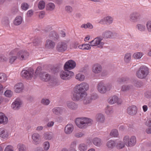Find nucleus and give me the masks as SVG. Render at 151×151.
Wrapping results in <instances>:
<instances>
[{"mask_svg": "<svg viewBox=\"0 0 151 151\" xmlns=\"http://www.w3.org/2000/svg\"><path fill=\"white\" fill-rule=\"evenodd\" d=\"M78 149L81 151H85L87 149V146L86 144L82 143L79 145Z\"/></svg>", "mask_w": 151, "mask_h": 151, "instance_id": "37", "label": "nucleus"}, {"mask_svg": "<svg viewBox=\"0 0 151 151\" xmlns=\"http://www.w3.org/2000/svg\"><path fill=\"white\" fill-rule=\"evenodd\" d=\"M22 22V19L20 16H18L16 17L13 21L14 24L18 26Z\"/></svg>", "mask_w": 151, "mask_h": 151, "instance_id": "28", "label": "nucleus"}, {"mask_svg": "<svg viewBox=\"0 0 151 151\" xmlns=\"http://www.w3.org/2000/svg\"><path fill=\"white\" fill-rule=\"evenodd\" d=\"M102 40L101 37H97L90 42L89 43L91 46H98V47L102 48L104 44V43L101 42Z\"/></svg>", "mask_w": 151, "mask_h": 151, "instance_id": "10", "label": "nucleus"}, {"mask_svg": "<svg viewBox=\"0 0 151 151\" xmlns=\"http://www.w3.org/2000/svg\"><path fill=\"white\" fill-rule=\"evenodd\" d=\"M45 3L43 1H40L38 4V7L40 9H43L45 7Z\"/></svg>", "mask_w": 151, "mask_h": 151, "instance_id": "47", "label": "nucleus"}, {"mask_svg": "<svg viewBox=\"0 0 151 151\" xmlns=\"http://www.w3.org/2000/svg\"><path fill=\"white\" fill-rule=\"evenodd\" d=\"M65 10L68 13H71L73 11L72 8L69 6H66L65 7Z\"/></svg>", "mask_w": 151, "mask_h": 151, "instance_id": "58", "label": "nucleus"}, {"mask_svg": "<svg viewBox=\"0 0 151 151\" xmlns=\"http://www.w3.org/2000/svg\"><path fill=\"white\" fill-rule=\"evenodd\" d=\"M92 141L93 143L98 147L100 146L102 144L101 139L98 138L96 137L93 138Z\"/></svg>", "mask_w": 151, "mask_h": 151, "instance_id": "30", "label": "nucleus"}, {"mask_svg": "<svg viewBox=\"0 0 151 151\" xmlns=\"http://www.w3.org/2000/svg\"><path fill=\"white\" fill-rule=\"evenodd\" d=\"M90 44H83L82 45H81L78 46V47L79 49L83 50H89L91 49Z\"/></svg>", "mask_w": 151, "mask_h": 151, "instance_id": "27", "label": "nucleus"}, {"mask_svg": "<svg viewBox=\"0 0 151 151\" xmlns=\"http://www.w3.org/2000/svg\"><path fill=\"white\" fill-rule=\"evenodd\" d=\"M143 55V53L140 52H137L134 54L132 57L135 59H140Z\"/></svg>", "mask_w": 151, "mask_h": 151, "instance_id": "34", "label": "nucleus"}, {"mask_svg": "<svg viewBox=\"0 0 151 151\" xmlns=\"http://www.w3.org/2000/svg\"><path fill=\"white\" fill-rule=\"evenodd\" d=\"M77 142L76 141H74L72 142L70 144V147L73 150L75 151V149L76 147Z\"/></svg>", "mask_w": 151, "mask_h": 151, "instance_id": "53", "label": "nucleus"}, {"mask_svg": "<svg viewBox=\"0 0 151 151\" xmlns=\"http://www.w3.org/2000/svg\"><path fill=\"white\" fill-rule=\"evenodd\" d=\"M55 43L54 42L51 40H49L48 41V49H53L55 47Z\"/></svg>", "mask_w": 151, "mask_h": 151, "instance_id": "42", "label": "nucleus"}, {"mask_svg": "<svg viewBox=\"0 0 151 151\" xmlns=\"http://www.w3.org/2000/svg\"><path fill=\"white\" fill-rule=\"evenodd\" d=\"M76 66L75 62L73 60H69L66 62L64 66V69L65 70L68 69H72L74 68Z\"/></svg>", "mask_w": 151, "mask_h": 151, "instance_id": "14", "label": "nucleus"}, {"mask_svg": "<svg viewBox=\"0 0 151 151\" xmlns=\"http://www.w3.org/2000/svg\"><path fill=\"white\" fill-rule=\"evenodd\" d=\"M68 48L67 43L66 41H63L59 42L56 46V50L60 52H63L66 50Z\"/></svg>", "mask_w": 151, "mask_h": 151, "instance_id": "9", "label": "nucleus"}, {"mask_svg": "<svg viewBox=\"0 0 151 151\" xmlns=\"http://www.w3.org/2000/svg\"><path fill=\"white\" fill-rule=\"evenodd\" d=\"M47 65L46 64L42 66L38 67L35 71L34 78H36L38 75L42 81L46 82L47 77Z\"/></svg>", "mask_w": 151, "mask_h": 151, "instance_id": "3", "label": "nucleus"}, {"mask_svg": "<svg viewBox=\"0 0 151 151\" xmlns=\"http://www.w3.org/2000/svg\"><path fill=\"white\" fill-rule=\"evenodd\" d=\"M149 73L148 68L145 66H141L137 71L136 75L139 78L143 79L146 78Z\"/></svg>", "mask_w": 151, "mask_h": 151, "instance_id": "5", "label": "nucleus"}, {"mask_svg": "<svg viewBox=\"0 0 151 151\" xmlns=\"http://www.w3.org/2000/svg\"><path fill=\"white\" fill-rule=\"evenodd\" d=\"M8 118L2 113L0 112V124H4L7 123Z\"/></svg>", "mask_w": 151, "mask_h": 151, "instance_id": "24", "label": "nucleus"}, {"mask_svg": "<svg viewBox=\"0 0 151 151\" xmlns=\"http://www.w3.org/2000/svg\"><path fill=\"white\" fill-rule=\"evenodd\" d=\"M131 55L130 53H126L124 57V61L126 63H129L131 60Z\"/></svg>", "mask_w": 151, "mask_h": 151, "instance_id": "38", "label": "nucleus"}, {"mask_svg": "<svg viewBox=\"0 0 151 151\" xmlns=\"http://www.w3.org/2000/svg\"><path fill=\"white\" fill-rule=\"evenodd\" d=\"M74 129V127L72 124H68L65 127L64 132L66 134H70L72 133Z\"/></svg>", "mask_w": 151, "mask_h": 151, "instance_id": "18", "label": "nucleus"}, {"mask_svg": "<svg viewBox=\"0 0 151 151\" xmlns=\"http://www.w3.org/2000/svg\"><path fill=\"white\" fill-rule=\"evenodd\" d=\"M112 88L110 84L106 85L103 82H100L98 85L97 89L98 91L101 93H104L107 91L110 90Z\"/></svg>", "mask_w": 151, "mask_h": 151, "instance_id": "7", "label": "nucleus"}, {"mask_svg": "<svg viewBox=\"0 0 151 151\" xmlns=\"http://www.w3.org/2000/svg\"><path fill=\"white\" fill-rule=\"evenodd\" d=\"M17 58V56H12L9 57V63L12 64L14 62V61Z\"/></svg>", "mask_w": 151, "mask_h": 151, "instance_id": "50", "label": "nucleus"}, {"mask_svg": "<svg viewBox=\"0 0 151 151\" xmlns=\"http://www.w3.org/2000/svg\"><path fill=\"white\" fill-rule=\"evenodd\" d=\"M89 86L85 82L77 84L75 87L71 96V99L75 101H79V98L87 95L86 92L89 89Z\"/></svg>", "mask_w": 151, "mask_h": 151, "instance_id": "1", "label": "nucleus"}, {"mask_svg": "<svg viewBox=\"0 0 151 151\" xmlns=\"http://www.w3.org/2000/svg\"><path fill=\"white\" fill-rule=\"evenodd\" d=\"M2 22L3 24H9V21L8 18L7 17H4L2 19Z\"/></svg>", "mask_w": 151, "mask_h": 151, "instance_id": "55", "label": "nucleus"}, {"mask_svg": "<svg viewBox=\"0 0 151 151\" xmlns=\"http://www.w3.org/2000/svg\"><path fill=\"white\" fill-rule=\"evenodd\" d=\"M127 80V79L126 78H121L118 80V83L119 84L122 83H123L125 81H126Z\"/></svg>", "mask_w": 151, "mask_h": 151, "instance_id": "59", "label": "nucleus"}, {"mask_svg": "<svg viewBox=\"0 0 151 151\" xmlns=\"http://www.w3.org/2000/svg\"><path fill=\"white\" fill-rule=\"evenodd\" d=\"M96 119L98 122L101 123H103L104 121L105 117L103 114H99L97 115Z\"/></svg>", "mask_w": 151, "mask_h": 151, "instance_id": "33", "label": "nucleus"}, {"mask_svg": "<svg viewBox=\"0 0 151 151\" xmlns=\"http://www.w3.org/2000/svg\"><path fill=\"white\" fill-rule=\"evenodd\" d=\"M92 122L91 119L86 117L77 118L75 121L77 126L80 129L86 128Z\"/></svg>", "mask_w": 151, "mask_h": 151, "instance_id": "4", "label": "nucleus"}, {"mask_svg": "<svg viewBox=\"0 0 151 151\" xmlns=\"http://www.w3.org/2000/svg\"><path fill=\"white\" fill-rule=\"evenodd\" d=\"M45 15V12L43 11H42L41 12L39 15V17L40 18V19H42L43 18L44 16Z\"/></svg>", "mask_w": 151, "mask_h": 151, "instance_id": "63", "label": "nucleus"}, {"mask_svg": "<svg viewBox=\"0 0 151 151\" xmlns=\"http://www.w3.org/2000/svg\"><path fill=\"white\" fill-rule=\"evenodd\" d=\"M66 105L68 108L70 109L75 110L78 108L77 105L72 101H67Z\"/></svg>", "mask_w": 151, "mask_h": 151, "instance_id": "22", "label": "nucleus"}, {"mask_svg": "<svg viewBox=\"0 0 151 151\" xmlns=\"http://www.w3.org/2000/svg\"><path fill=\"white\" fill-rule=\"evenodd\" d=\"M81 28H84L85 29L88 28L91 29L93 28V26L91 23L88 22L86 24H82L81 25Z\"/></svg>", "mask_w": 151, "mask_h": 151, "instance_id": "35", "label": "nucleus"}, {"mask_svg": "<svg viewBox=\"0 0 151 151\" xmlns=\"http://www.w3.org/2000/svg\"><path fill=\"white\" fill-rule=\"evenodd\" d=\"M62 109L60 107H56L52 109L53 113L56 115H59L62 112Z\"/></svg>", "mask_w": 151, "mask_h": 151, "instance_id": "31", "label": "nucleus"}, {"mask_svg": "<svg viewBox=\"0 0 151 151\" xmlns=\"http://www.w3.org/2000/svg\"><path fill=\"white\" fill-rule=\"evenodd\" d=\"M21 75L23 78L27 79H30L35 75L34 73V70L32 68H29L27 70H23L21 71Z\"/></svg>", "mask_w": 151, "mask_h": 151, "instance_id": "6", "label": "nucleus"}, {"mask_svg": "<svg viewBox=\"0 0 151 151\" xmlns=\"http://www.w3.org/2000/svg\"><path fill=\"white\" fill-rule=\"evenodd\" d=\"M17 59L20 60L27 59L29 55V52L27 50H22L19 51L17 53Z\"/></svg>", "mask_w": 151, "mask_h": 151, "instance_id": "8", "label": "nucleus"}, {"mask_svg": "<svg viewBox=\"0 0 151 151\" xmlns=\"http://www.w3.org/2000/svg\"><path fill=\"white\" fill-rule=\"evenodd\" d=\"M137 28L140 31H143L145 29V26L141 24H138L136 26Z\"/></svg>", "mask_w": 151, "mask_h": 151, "instance_id": "46", "label": "nucleus"}, {"mask_svg": "<svg viewBox=\"0 0 151 151\" xmlns=\"http://www.w3.org/2000/svg\"><path fill=\"white\" fill-rule=\"evenodd\" d=\"M102 70L101 66L99 64L96 63L93 65L92 67V72L98 74L101 72Z\"/></svg>", "mask_w": 151, "mask_h": 151, "instance_id": "17", "label": "nucleus"}, {"mask_svg": "<svg viewBox=\"0 0 151 151\" xmlns=\"http://www.w3.org/2000/svg\"><path fill=\"white\" fill-rule=\"evenodd\" d=\"M115 142L112 140L108 141L106 144V146L109 148L112 149L116 145Z\"/></svg>", "mask_w": 151, "mask_h": 151, "instance_id": "32", "label": "nucleus"}, {"mask_svg": "<svg viewBox=\"0 0 151 151\" xmlns=\"http://www.w3.org/2000/svg\"><path fill=\"white\" fill-rule=\"evenodd\" d=\"M110 135L112 137H117L119 135L118 130L116 129H113L111 130Z\"/></svg>", "mask_w": 151, "mask_h": 151, "instance_id": "40", "label": "nucleus"}, {"mask_svg": "<svg viewBox=\"0 0 151 151\" xmlns=\"http://www.w3.org/2000/svg\"><path fill=\"white\" fill-rule=\"evenodd\" d=\"M97 95L95 94L92 95L91 96H87V94L84 97H81L79 99V101L82 99L83 103L84 104H87L90 103L93 100H95L97 99Z\"/></svg>", "mask_w": 151, "mask_h": 151, "instance_id": "11", "label": "nucleus"}, {"mask_svg": "<svg viewBox=\"0 0 151 151\" xmlns=\"http://www.w3.org/2000/svg\"><path fill=\"white\" fill-rule=\"evenodd\" d=\"M127 113L129 115L134 116L137 112V108L136 106L133 105L129 107L127 109Z\"/></svg>", "mask_w": 151, "mask_h": 151, "instance_id": "15", "label": "nucleus"}, {"mask_svg": "<svg viewBox=\"0 0 151 151\" xmlns=\"http://www.w3.org/2000/svg\"><path fill=\"white\" fill-rule=\"evenodd\" d=\"M19 151H27L26 148L24 145L22 144H19L17 146Z\"/></svg>", "mask_w": 151, "mask_h": 151, "instance_id": "44", "label": "nucleus"}, {"mask_svg": "<svg viewBox=\"0 0 151 151\" xmlns=\"http://www.w3.org/2000/svg\"><path fill=\"white\" fill-rule=\"evenodd\" d=\"M40 42V39L38 38H35L33 40V43L35 46H38Z\"/></svg>", "mask_w": 151, "mask_h": 151, "instance_id": "48", "label": "nucleus"}, {"mask_svg": "<svg viewBox=\"0 0 151 151\" xmlns=\"http://www.w3.org/2000/svg\"><path fill=\"white\" fill-rule=\"evenodd\" d=\"M108 101L109 103L111 104H114L116 103H117L118 104H119L122 102L121 100H119L118 97L115 96L110 98Z\"/></svg>", "mask_w": 151, "mask_h": 151, "instance_id": "19", "label": "nucleus"}, {"mask_svg": "<svg viewBox=\"0 0 151 151\" xmlns=\"http://www.w3.org/2000/svg\"><path fill=\"white\" fill-rule=\"evenodd\" d=\"M24 86L22 83H18L15 85L14 87L15 91L16 93H19L21 92L24 89Z\"/></svg>", "mask_w": 151, "mask_h": 151, "instance_id": "21", "label": "nucleus"}, {"mask_svg": "<svg viewBox=\"0 0 151 151\" xmlns=\"http://www.w3.org/2000/svg\"><path fill=\"white\" fill-rule=\"evenodd\" d=\"M105 112L108 116H111L113 115L114 111L112 108L107 106L105 108Z\"/></svg>", "mask_w": 151, "mask_h": 151, "instance_id": "26", "label": "nucleus"}, {"mask_svg": "<svg viewBox=\"0 0 151 151\" xmlns=\"http://www.w3.org/2000/svg\"><path fill=\"white\" fill-rule=\"evenodd\" d=\"M7 80L6 75L3 73H0V84L4 83Z\"/></svg>", "mask_w": 151, "mask_h": 151, "instance_id": "39", "label": "nucleus"}, {"mask_svg": "<svg viewBox=\"0 0 151 151\" xmlns=\"http://www.w3.org/2000/svg\"><path fill=\"white\" fill-rule=\"evenodd\" d=\"M49 36L51 39L54 40H57L59 37V35L58 34L54 31H52L50 33Z\"/></svg>", "mask_w": 151, "mask_h": 151, "instance_id": "25", "label": "nucleus"}, {"mask_svg": "<svg viewBox=\"0 0 151 151\" xmlns=\"http://www.w3.org/2000/svg\"><path fill=\"white\" fill-rule=\"evenodd\" d=\"M113 35L112 32L109 31H107L104 32L102 34L103 36L106 38H111Z\"/></svg>", "mask_w": 151, "mask_h": 151, "instance_id": "36", "label": "nucleus"}, {"mask_svg": "<svg viewBox=\"0 0 151 151\" xmlns=\"http://www.w3.org/2000/svg\"><path fill=\"white\" fill-rule=\"evenodd\" d=\"M4 151H14L13 147L11 145H8L6 147Z\"/></svg>", "mask_w": 151, "mask_h": 151, "instance_id": "56", "label": "nucleus"}, {"mask_svg": "<svg viewBox=\"0 0 151 151\" xmlns=\"http://www.w3.org/2000/svg\"><path fill=\"white\" fill-rule=\"evenodd\" d=\"M74 75V73L70 71L66 70L61 71L60 75L61 78L63 80H68L71 77Z\"/></svg>", "mask_w": 151, "mask_h": 151, "instance_id": "12", "label": "nucleus"}, {"mask_svg": "<svg viewBox=\"0 0 151 151\" xmlns=\"http://www.w3.org/2000/svg\"><path fill=\"white\" fill-rule=\"evenodd\" d=\"M33 14V11L31 10L28 11L27 16L28 17H31Z\"/></svg>", "mask_w": 151, "mask_h": 151, "instance_id": "62", "label": "nucleus"}, {"mask_svg": "<svg viewBox=\"0 0 151 151\" xmlns=\"http://www.w3.org/2000/svg\"><path fill=\"white\" fill-rule=\"evenodd\" d=\"M32 139L33 143L35 145H37L41 142V136L37 133H34L32 135Z\"/></svg>", "mask_w": 151, "mask_h": 151, "instance_id": "13", "label": "nucleus"}, {"mask_svg": "<svg viewBox=\"0 0 151 151\" xmlns=\"http://www.w3.org/2000/svg\"><path fill=\"white\" fill-rule=\"evenodd\" d=\"M8 59V58L6 55H0V62H6L7 60Z\"/></svg>", "mask_w": 151, "mask_h": 151, "instance_id": "49", "label": "nucleus"}, {"mask_svg": "<svg viewBox=\"0 0 151 151\" xmlns=\"http://www.w3.org/2000/svg\"><path fill=\"white\" fill-rule=\"evenodd\" d=\"M146 26L147 30L149 32H151V21H148L146 24Z\"/></svg>", "mask_w": 151, "mask_h": 151, "instance_id": "54", "label": "nucleus"}, {"mask_svg": "<svg viewBox=\"0 0 151 151\" xmlns=\"http://www.w3.org/2000/svg\"><path fill=\"white\" fill-rule=\"evenodd\" d=\"M139 15L136 12H134L131 14L130 16L131 20L134 22L137 21L139 18Z\"/></svg>", "mask_w": 151, "mask_h": 151, "instance_id": "29", "label": "nucleus"}, {"mask_svg": "<svg viewBox=\"0 0 151 151\" xmlns=\"http://www.w3.org/2000/svg\"><path fill=\"white\" fill-rule=\"evenodd\" d=\"M4 94L5 96L8 97H10L12 96L13 93L10 90H7L5 91Z\"/></svg>", "mask_w": 151, "mask_h": 151, "instance_id": "51", "label": "nucleus"}, {"mask_svg": "<svg viewBox=\"0 0 151 151\" xmlns=\"http://www.w3.org/2000/svg\"><path fill=\"white\" fill-rule=\"evenodd\" d=\"M123 143L121 141L118 142L116 146L117 148L119 149L124 148L125 145L128 147L134 146L136 143V138L134 136L129 137L128 135L125 136L123 138Z\"/></svg>", "mask_w": 151, "mask_h": 151, "instance_id": "2", "label": "nucleus"}, {"mask_svg": "<svg viewBox=\"0 0 151 151\" xmlns=\"http://www.w3.org/2000/svg\"><path fill=\"white\" fill-rule=\"evenodd\" d=\"M22 104V101L17 99L12 104L11 106L14 110H17L21 107Z\"/></svg>", "mask_w": 151, "mask_h": 151, "instance_id": "20", "label": "nucleus"}, {"mask_svg": "<svg viewBox=\"0 0 151 151\" xmlns=\"http://www.w3.org/2000/svg\"><path fill=\"white\" fill-rule=\"evenodd\" d=\"M78 43L77 42H75L71 45V47L75 49L76 48L78 45Z\"/></svg>", "mask_w": 151, "mask_h": 151, "instance_id": "60", "label": "nucleus"}, {"mask_svg": "<svg viewBox=\"0 0 151 151\" xmlns=\"http://www.w3.org/2000/svg\"><path fill=\"white\" fill-rule=\"evenodd\" d=\"M108 74V72L106 70H103L101 73V75L102 77L106 76Z\"/></svg>", "mask_w": 151, "mask_h": 151, "instance_id": "64", "label": "nucleus"}, {"mask_svg": "<svg viewBox=\"0 0 151 151\" xmlns=\"http://www.w3.org/2000/svg\"><path fill=\"white\" fill-rule=\"evenodd\" d=\"M113 18L111 16H108L105 17L101 19L99 22V23L102 24H110L113 22Z\"/></svg>", "mask_w": 151, "mask_h": 151, "instance_id": "16", "label": "nucleus"}, {"mask_svg": "<svg viewBox=\"0 0 151 151\" xmlns=\"http://www.w3.org/2000/svg\"><path fill=\"white\" fill-rule=\"evenodd\" d=\"M41 103L44 105H47V99L45 98L42 99L41 100Z\"/></svg>", "mask_w": 151, "mask_h": 151, "instance_id": "61", "label": "nucleus"}, {"mask_svg": "<svg viewBox=\"0 0 151 151\" xmlns=\"http://www.w3.org/2000/svg\"><path fill=\"white\" fill-rule=\"evenodd\" d=\"M83 132H80L76 133L75 134V136L77 138L81 137L84 135Z\"/></svg>", "mask_w": 151, "mask_h": 151, "instance_id": "57", "label": "nucleus"}, {"mask_svg": "<svg viewBox=\"0 0 151 151\" xmlns=\"http://www.w3.org/2000/svg\"><path fill=\"white\" fill-rule=\"evenodd\" d=\"M76 78L80 81H83L85 79V76L81 73H78L76 76Z\"/></svg>", "mask_w": 151, "mask_h": 151, "instance_id": "41", "label": "nucleus"}, {"mask_svg": "<svg viewBox=\"0 0 151 151\" xmlns=\"http://www.w3.org/2000/svg\"><path fill=\"white\" fill-rule=\"evenodd\" d=\"M9 136L7 131L4 128L0 129V137L3 138H7Z\"/></svg>", "mask_w": 151, "mask_h": 151, "instance_id": "23", "label": "nucleus"}, {"mask_svg": "<svg viewBox=\"0 0 151 151\" xmlns=\"http://www.w3.org/2000/svg\"><path fill=\"white\" fill-rule=\"evenodd\" d=\"M132 88L131 86L123 85L122 87L121 90L123 91H126L129 90Z\"/></svg>", "mask_w": 151, "mask_h": 151, "instance_id": "45", "label": "nucleus"}, {"mask_svg": "<svg viewBox=\"0 0 151 151\" xmlns=\"http://www.w3.org/2000/svg\"><path fill=\"white\" fill-rule=\"evenodd\" d=\"M21 8L23 10H26L28 9L29 5L27 3H23L21 5Z\"/></svg>", "mask_w": 151, "mask_h": 151, "instance_id": "52", "label": "nucleus"}, {"mask_svg": "<svg viewBox=\"0 0 151 151\" xmlns=\"http://www.w3.org/2000/svg\"><path fill=\"white\" fill-rule=\"evenodd\" d=\"M55 8V4L52 3H49L48 4V10L50 11L53 10Z\"/></svg>", "mask_w": 151, "mask_h": 151, "instance_id": "43", "label": "nucleus"}]
</instances>
